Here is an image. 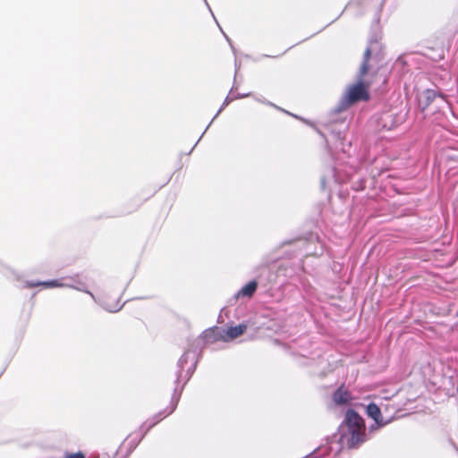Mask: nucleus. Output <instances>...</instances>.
<instances>
[{
	"label": "nucleus",
	"instance_id": "obj_16",
	"mask_svg": "<svg viewBox=\"0 0 458 458\" xmlns=\"http://www.w3.org/2000/svg\"><path fill=\"white\" fill-rule=\"evenodd\" d=\"M159 420H162V418H159V420H157L156 421H154V423H153V424H157V423H158V422H159Z\"/></svg>",
	"mask_w": 458,
	"mask_h": 458
},
{
	"label": "nucleus",
	"instance_id": "obj_19",
	"mask_svg": "<svg viewBox=\"0 0 458 458\" xmlns=\"http://www.w3.org/2000/svg\"><path fill=\"white\" fill-rule=\"evenodd\" d=\"M175 407L174 406L171 411H169V413H172L174 411Z\"/></svg>",
	"mask_w": 458,
	"mask_h": 458
},
{
	"label": "nucleus",
	"instance_id": "obj_10",
	"mask_svg": "<svg viewBox=\"0 0 458 458\" xmlns=\"http://www.w3.org/2000/svg\"><path fill=\"white\" fill-rule=\"evenodd\" d=\"M190 351H187L184 352V354L180 358L178 361V365L180 367L181 372L184 369L185 364L188 361V359L190 357Z\"/></svg>",
	"mask_w": 458,
	"mask_h": 458
},
{
	"label": "nucleus",
	"instance_id": "obj_8",
	"mask_svg": "<svg viewBox=\"0 0 458 458\" xmlns=\"http://www.w3.org/2000/svg\"><path fill=\"white\" fill-rule=\"evenodd\" d=\"M370 55H371V50L369 47H367L365 53H364V58H363V62L361 64V66L360 68V77H363L367 72L369 71V66H368V61L369 59L370 58Z\"/></svg>",
	"mask_w": 458,
	"mask_h": 458
},
{
	"label": "nucleus",
	"instance_id": "obj_17",
	"mask_svg": "<svg viewBox=\"0 0 458 458\" xmlns=\"http://www.w3.org/2000/svg\"><path fill=\"white\" fill-rule=\"evenodd\" d=\"M159 420H162V418H159V420H157L156 421H154V423H153V424H157V423H158V422H159Z\"/></svg>",
	"mask_w": 458,
	"mask_h": 458
},
{
	"label": "nucleus",
	"instance_id": "obj_4",
	"mask_svg": "<svg viewBox=\"0 0 458 458\" xmlns=\"http://www.w3.org/2000/svg\"><path fill=\"white\" fill-rule=\"evenodd\" d=\"M42 285L46 288H54V287H69L73 288L75 290L84 292L90 295V297L96 301L94 294L88 291L83 284H79L78 285H73L72 284L63 282V280H50V281H42V282H26V286L29 288L36 287Z\"/></svg>",
	"mask_w": 458,
	"mask_h": 458
},
{
	"label": "nucleus",
	"instance_id": "obj_7",
	"mask_svg": "<svg viewBox=\"0 0 458 458\" xmlns=\"http://www.w3.org/2000/svg\"><path fill=\"white\" fill-rule=\"evenodd\" d=\"M258 284L256 281H250L245 284L236 294V298L251 297L257 290Z\"/></svg>",
	"mask_w": 458,
	"mask_h": 458
},
{
	"label": "nucleus",
	"instance_id": "obj_3",
	"mask_svg": "<svg viewBox=\"0 0 458 458\" xmlns=\"http://www.w3.org/2000/svg\"><path fill=\"white\" fill-rule=\"evenodd\" d=\"M247 328L248 326L246 324H240L234 327H230L225 330H220L216 328L215 330L207 331L205 333V337L209 338L211 334L217 332L216 335L215 336L216 338L221 339L224 342H229L242 335L247 330Z\"/></svg>",
	"mask_w": 458,
	"mask_h": 458
},
{
	"label": "nucleus",
	"instance_id": "obj_18",
	"mask_svg": "<svg viewBox=\"0 0 458 458\" xmlns=\"http://www.w3.org/2000/svg\"><path fill=\"white\" fill-rule=\"evenodd\" d=\"M159 420H162V418H159V420H157L156 421H154V423H153V424H157V423H158V422H159Z\"/></svg>",
	"mask_w": 458,
	"mask_h": 458
},
{
	"label": "nucleus",
	"instance_id": "obj_9",
	"mask_svg": "<svg viewBox=\"0 0 458 458\" xmlns=\"http://www.w3.org/2000/svg\"><path fill=\"white\" fill-rule=\"evenodd\" d=\"M250 94H242V95H236L234 96L233 94V91L231 90L230 94L226 97V98L225 99L222 106L220 107V109L217 111L216 114L214 116L213 120L221 113V111L223 110V108H225L230 102H232L233 99H236V98H245V97H248Z\"/></svg>",
	"mask_w": 458,
	"mask_h": 458
},
{
	"label": "nucleus",
	"instance_id": "obj_2",
	"mask_svg": "<svg viewBox=\"0 0 458 458\" xmlns=\"http://www.w3.org/2000/svg\"><path fill=\"white\" fill-rule=\"evenodd\" d=\"M368 99L369 93L367 88L361 79H360L357 83L346 88L344 94L336 106V112H342L359 101Z\"/></svg>",
	"mask_w": 458,
	"mask_h": 458
},
{
	"label": "nucleus",
	"instance_id": "obj_6",
	"mask_svg": "<svg viewBox=\"0 0 458 458\" xmlns=\"http://www.w3.org/2000/svg\"><path fill=\"white\" fill-rule=\"evenodd\" d=\"M351 400V393L344 387H339L333 394V401L337 405L347 404Z\"/></svg>",
	"mask_w": 458,
	"mask_h": 458
},
{
	"label": "nucleus",
	"instance_id": "obj_1",
	"mask_svg": "<svg viewBox=\"0 0 458 458\" xmlns=\"http://www.w3.org/2000/svg\"><path fill=\"white\" fill-rule=\"evenodd\" d=\"M344 433L338 440L331 441L328 447H319L315 451L316 458L320 457L321 453L328 450L335 458L344 447H356L366 440V428L363 419L353 410H348L344 417Z\"/></svg>",
	"mask_w": 458,
	"mask_h": 458
},
{
	"label": "nucleus",
	"instance_id": "obj_11",
	"mask_svg": "<svg viewBox=\"0 0 458 458\" xmlns=\"http://www.w3.org/2000/svg\"><path fill=\"white\" fill-rule=\"evenodd\" d=\"M425 95H426V98L429 101H433L437 98V97L440 98L441 99H443V97L442 95H437V92L435 90H427L425 92Z\"/></svg>",
	"mask_w": 458,
	"mask_h": 458
},
{
	"label": "nucleus",
	"instance_id": "obj_14",
	"mask_svg": "<svg viewBox=\"0 0 458 458\" xmlns=\"http://www.w3.org/2000/svg\"><path fill=\"white\" fill-rule=\"evenodd\" d=\"M121 308H122V307H119V308H118V309H116V310H112V309H107V310H108L109 311H117V310H119Z\"/></svg>",
	"mask_w": 458,
	"mask_h": 458
},
{
	"label": "nucleus",
	"instance_id": "obj_5",
	"mask_svg": "<svg viewBox=\"0 0 458 458\" xmlns=\"http://www.w3.org/2000/svg\"><path fill=\"white\" fill-rule=\"evenodd\" d=\"M367 414L369 417L374 420L375 425L370 426V429L373 430L375 428L386 426L389 423L390 420H384L381 416V411L378 406L375 403H369L366 409Z\"/></svg>",
	"mask_w": 458,
	"mask_h": 458
},
{
	"label": "nucleus",
	"instance_id": "obj_12",
	"mask_svg": "<svg viewBox=\"0 0 458 458\" xmlns=\"http://www.w3.org/2000/svg\"><path fill=\"white\" fill-rule=\"evenodd\" d=\"M195 366H196V360H195V356H192L191 357V366L187 369V374H189V376L191 375V373L193 372V369H195Z\"/></svg>",
	"mask_w": 458,
	"mask_h": 458
},
{
	"label": "nucleus",
	"instance_id": "obj_15",
	"mask_svg": "<svg viewBox=\"0 0 458 458\" xmlns=\"http://www.w3.org/2000/svg\"><path fill=\"white\" fill-rule=\"evenodd\" d=\"M159 420H162V418H159V420H157L156 421H154V423H153V424H157V423H158V422H159Z\"/></svg>",
	"mask_w": 458,
	"mask_h": 458
},
{
	"label": "nucleus",
	"instance_id": "obj_13",
	"mask_svg": "<svg viewBox=\"0 0 458 458\" xmlns=\"http://www.w3.org/2000/svg\"><path fill=\"white\" fill-rule=\"evenodd\" d=\"M65 458H85L82 453L68 454Z\"/></svg>",
	"mask_w": 458,
	"mask_h": 458
},
{
	"label": "nucleus",
	"instance_id": "obj_20",
	"mask_svg": "<svg viewBox=\"0 0 458 458\" xmlns=\"http://www.w3.org/2000/svg\"><path fill=\"white\" fill-rule=\"evenodd\" d=\"M205 2H207L206 0H204ZM206 5H208V3H206Z\"/></svg>",
	"mask_w": 458,
	"mask_h": 458
}]
</instances>
